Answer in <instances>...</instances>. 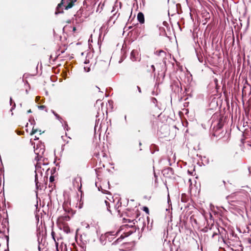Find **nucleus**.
<instances>
[{"instance_id": "1", "label": "nucleus", "mask_w": 251, "mask_h": 251, "mask_svg": "<svg viewBox=\"0 0 251 251\" xmlns=\"http://www.w3.org/2000/svg\"><path fill=\"white\" fill-rule=\"evenodd\" d=\"M45 151V149L44 146L42 144H39L37 145L36 148L34 149V152L38 156L41 157Z\"/></svg>"}, {"instance_id": "2", "label": "nucleus", "mask_w": 251, "mask_h": 251, "mask_svg": "<svg viewBox=\"0 0 251 251\" xmlns=\"http://www.w3.org/2000/svg\"><path fill=\"white\" fill-rule=\"evenodd\" d=\"M137 19L140 23H144V16L143 13L140 12L137 15Z\"/></svg>"}, {"instance_id": "3", "label": "nucleus", "mask_w": 251, "mask_h": 251, "mask_svg": "<svg viewBox=\"0 0 251 251\" xmlns=\"http://www.w3.org/2000/svg\"><path fill=\"white\" fill-rule=\"evenodd\" d=\"M70 1L69 4L66 6L65 9L67 10L71 8L73 6L74 3L76 1V0H69Z\"/></svg>"}, {"instance_id": "4", "label": "nucleus", "mask_w": 251, "mask_h": 251, "mask_svg": "<svg viewBox=\"0 0 251 251\" xmlns=\"http://www.w3.org/2000/svg\"><path fill=\"white\" fill-rule=\"evenodd\" d=\"M80 181H81V178L80 177H77L74 180V185H75V184H77V187L78 188H80L81 185H80V186H79L78 183H79V182H80Z\"/></svg>"}, {"instance_id": "5", "label": "nucleus", "mask_w": 251, "mask_h": 251, "mask_svg": "<svg viewBox=\"0 0 251 251\" xmlns=\"http://www.w3.org/2000/svg\"><path fill=\"white\" fill-rule=\"evenodd\" d=\"M37 131H38L37 129L33 128L32 130L31 131V134H35V133H36L37 132Z\"/></svg>"}, {"instance_id": "6", "label": "nucleus", "mask_w": 251, "mask_h": 251, "mask_svg": "<svg viewBox=\"0 0 251 251\" xmlns=\"http://www.w3.org/2000/svg\"><path fill=\"white\" fill-rule=\"evenodd\" d=\"M144 211L148 213H149V209L147 207H144Z\"/></svg>"}, {"instance_id": "7", "label": "nucleus", "mask_w": 251, "mask_h": 251, "mask_svg": "<svg viewBox=\"0 0 251 251\" xmlns=\"http://www.w3.org/2000/svg\"><path fill=\"white\" fill-rule=\"evenodd\" d=\"M189 183H190V187L192 186V182H191V179L189 178L188 180Z\"/></svg>"}, {"instance_id": "8", "label": "nucleus", "mask_w": 251, "mask_h": 251, "mask_svg": "<svg viewBox=\"0 0 251 251\" xmlns=\"http://www.w3.org/2000/svg\"><path fill=\"white\" fill-rule=\"evenodd\" d=\"M63 0H62V2H61V3H60L58 4V8L59 7H60L62 5V4H63V2H62Z\"/></svg>"}, {"instance_id": "9", "label": "nucleus", "mask_w": 251, "mask_h": 251, "mask_svg": "<svg viewBox=\"0 0 251 251\" xmlns=\"http://www.w3.org/2000/svg\"><path fill=\"white\" fill-rule=\"evenodd\" d=\"M44 106H43V105H42V106H40L39 107V108L41 109H43L44 108Z\"/></svg>"}, {"instance_id": "10", "label": "nucleus", "mask_w": 251, "mask_h": 251, "mask_svg": "<svg viewBox=\"0 0 251 251\" xmlns=\"http://www.w3.org/2000/svg\"><path fill=\"white\" fill-rule=\"evenodd\" d=\"M53 178L52 177H51H51H50V181H53Z\"/></svg>"}, {"instance_id": "11", "label": "nucleus", "mask_w": 251, "mask_h": 251, "mask_svg": "<svg viewBox=\"0 0 251 251\" xmlns=\"http://www.w3.org/2000/svg\"><path fill=\"white\" fill-rule=\"evenodd\" d=\"M168 202H169L171 201L169 195H168Z\"/></svg>"}, {"instance_id": "12", "label": "nucleus", "mask_w": 251, "mask_h": 251, "mask_svg": "<svg viewBox=\"0 0 251 251\" xmlns=\"http://www.w3.org/2000/svg\"><path fill=\"white\" fill-rule=\"evenodd\" d=\"M134 54V51H132L131 52V55H132V56H133Z\"/></svg>"}, {"instance_id": "13", "label": "nucleus", "mask_w": 251, "mask_h": 251, "mask_svg": "<svg viewBox=\"0 0 251 251\" xmlns=\"http://www.w3.org/2000/svg\"><path fill=\"white\" fill-rule=\"evenodd\" d=\"M177 178H178V179H180V180H182L181 179V178L180 177H178V176H177Z\"/></svg>"}, {"instance_id": "14", "label": "nucleus", "mask_w": 251, "mask_h": 251, "mask_svg": "<svg viewBox=\"0 0 251 251\" xmlns=\"http://www.w3.org/2000/svg\"><path fill=\"white\" fill-rule=\"evenodd\" d=\"M27 112H28V113H30V112H31V110H29L27 111Z\"/></svg>"}, {"instance_id": "15", "label": "nucleus", "mask_w": 251, "mask_h": 251, "mask_svg": "<svg viewBox=\"0 0 251 251\" xmlns=\"http://www.w3.org/2000/svg\"><path fill=\"white\" fill-rule=\"evenodd\" d=\"M74 30H75V28L74 27V29H73Z\"/></svg>"}, {"instance_id": "16", "label": "nucleus", "mask_w": 251, "mask_h": 251, "mask_svg": "<svg viewBox=\"0 0 251 251\" xmlns=\"http://www.w3.org/2000/svg\"><path fill=\"white\" fill-rule=\"evenodd\" d=\"M173 60H174V61H176V60L175 59V58H173Z\"/></svg>"}, {"instance_id": "17", "label": "nucleus", "mask_w": 251, "mask_h": 251, "mask_svg": "<svg viewBox=\"0 0 251 251\" xmlns=\"http://www.w3.org/2000/svg\"><path fill=\"white\" fill-rule=\"evenodd\" d=\"M36 139H37V138L35 137V138H34V140H36Z\"/></svg>"}]
</instances>
